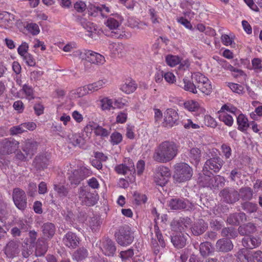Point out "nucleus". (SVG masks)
I'll return each mask as SVG.
<instances>
[{"label": "nucleus", "mask_w": 262, "mask_h": 262, "mask_svg": "<svg viewBox=\"0 0 262 262\" xmlns=\"http://www.w3.org/2000/svg\"><path fill=\"white\" fill-rule=\"evenodd\" d=\"M236 119L238 129L242 132L246 131L250 126V123L246 116L241 113L237 116Z\"/></svg>", "instance_id": "33"}, {"label": "nucleus", "mask_w": 262, "mask_h": 262, "mask_svg": "<svg viewBox=\"0 0 262 262\" xmlns=\"http://www.w3.org/2000/svg\"><path fill=\"white\" fill-rule=\"evenodd\" d=\"M183 125L184 127L187 129H199L200 127L198 124L193 123V122L189 119L183 121Z\"/></svg>", "instance_id": "57"}, {"label": "nucleus", "mask_w": 262, "mask_h": 262, "mask_svg": "<svg viewBox=\"0 0 262 262\" xmlns=\"http://www.w3.org/2000/svg\"><path fill=\"white\" fill-rule=\"evenodd\" d=\"M238 193L241 198L244 201L250 200L253 196V191L250 187H242Z\"/></svg>", "instance_id": "37"}, {"label": "nucleus", "mask_w": 262, "mask_h": 262, "mask_svg": "<svg viewBox=\"0 0 262 262\" xmlns=\"http://www.w3.org/2000/svg\"><path fill=\"white\" fill-rule=\"evenodd\" d=\"M185 108L190 112H195L197 111L200 106L198 102L194 100H188L184 103Z\"/></svg>", "instance_id": "48"}, {"label": "nucleus", "mask_w": 262, "mask_h": 262, "mask_svg": "<svg viewBox=\"0 0 262 262\" xmlns=\"http://www.w3.org/2000/svg\"><path fill=\"white\" fill-rule=\"evenodd\" d=\"M110 138V141L113 145L119 144L122 142L123 139L122 135L117 132H114Z\"/></svg>", "instance_id": "56"}, {"label": "nucleus", "mask_w": 262, "mask_h": 262, "mask_svg": "<svg viewBox=\"0 0 262 262\" xmlns=\"http://www.w3.org/2000/svg\"><path fill=\"white\" fill-rule=\"evenodd\" d=\"M39 143L32 139L25 141L21 145V150H18L15 154L16 159L21 161H26L31 159L36 152Z\"/></svg>", "instance_id": "2"}, {"label": "nucleus", "mask_w": 262, "mask_h": 262, "mask_svg": "<svg viewBox=\"0 0 262 262\" xmlns=\"http://www.w3.org/2000/svg\"><path fill=\"white\" fill-rule=\"evenodd\" d=\"M105 83V81L104 80H99L96 82L85 85L84 86L80 88L78 90L79 92L78 93L81 96L85 95L89 93H92L102 88Z\"/></svg>", "instance_id": "16"}, {"label": "nucleus", "mask_w": 262, "mask_h": 262, "mask_svg": "<svg viewBox=\"0 0 262 262\" xmlns=\"http://www.w3.org/2000/svg\"><path fill=\"white\" fill-rule=\"evenodd\" d=\"M102 252L106 256H113L116 248L114 243L110 239H103L100 246Z\"/></svg>", "instance_id": "19"}, {"label": "nucleus", "mask_w": 262, "mask_h": 262, "mask_svg": "<svg viewBox=\"0 0 262 262\" xmlns=\"http://www.w3.org/2000/svg\"><path fill=\"white\" fill-rule=\"evenodd\" d=\"M79 56L81 60H85L84 64L86 70L89 69V63L100 65L103 64L105 62V58L103 55L91 50L80 51Z\"/></svg>", "instance_id": "3"}, {"label": "nucleus", "mask_w": 262, "mask_h": 262, "mask_svg": "<svg viewBox=\"0 0 262 262\" xmlns=\"http://www.w3.org/2000/svg\"><path fill=\"white\" fill-rule=\"evenodd\" d=\"M223 236H226L228 238H234L237 236V232L233 227H227L223 229L222 232Z\"/></svg>", "instance_id": "42"}, {"label": "nucleus", "mask_w": 262, "mask_h": 262, "mask_svg": "<svg viewBox=\"0 0 262 262\" xmlns=\"http://www.w3.org/2000/svg\"><path fill=\"white\" fill-rule=\"evenodd\" d=\"M192 79L196 84V89L206 95L210 94L212 91V85L209 80L200 73H194Z\"/></svg>", "instance_id": "6"}, {"label": "nucleus", "mask_w": 262, "mask_h": 262, "mask_svg": "<svg viewBox=\"0 0 262 262\" xmlns=\"http://www.w3.org/2000/svg\"><path fill=\"white\" fill-rule=\"evenodd\" d=\"M76 22L80 24L84 29L87 30L89 33L88 35L90 37H93V32L96 31L95 26L94 24L91 21H88V20L80 15H77L76 16Z\"/></svg>", "instance_id": "21"}, {"label": "nucleus", "mask_w": 262, "mask_h": 262, "mask_svg": "<svg viewBox=\"0 0 262 262\" xmlns=\"http://www.w3.org/2000/svg\"><path fill=\"white\" fill-rule=\"evenodd\" d=\"M134 254L133 249H129L126 251H122L120 253V257L122 260L128 259L133 256Z\"/></svg>", "instance_id": "63"}, {"label": "nucleus", "mask_w": 262, "mask_h": 262, "mask_svg": "<svg viewBox=\"0 0 262 262\" xmlns=\"http://www.w3.org/2000/svg\"><path fill=\"white\" fill-rule=\"evenodd\" d=\"M242 207L245 211L249 213L255 212L257 210V204L249 202L243 203Z\"/></svg>", "instance_id": "49"}, {"label": "nucleus", "mask_w": 262, "mask_h": 262, "mask_svg": "<svg viewBox=\"0 0 262 262\" xmlns=\"http://www.w3.org/2000/svg\"><path fill=\"white\" fill-rule=\"evenodd\" d=\"M251 260L252 262H262V251L257 250L251 251Z\"/></svg>", "instance_id": "61"}, {"label": "nucleus", "mask_w": 262, "mask_h": 262, "mask_svg": "<svg viewBox=\"0 0 262 262\" xmlns=\"http://www.w3.org/2000/svg\"><path fill=\"white\" fill-rule=\"evenodd\" d=\"M69 181L72 185H77L80 183L82 181L80 176L79 174L78 171L75 170L69 176Z\"/></svg>", "instance_id": "52"}, {"label": "nucleus", "mask_w": 262, "mask_h": 262, "mask_svg": "<svg viewBox=\"0 0 262 262\" xmlns=\"http://www.w3.org/2000/svg\"><path fill=\"white\" fill-rule=\"evenodd\" d=\"M25 132H26V130L23 123L18 125L13 126L10 129V134L12 135L20 134Z\"/></svg>", "instance_id": "58"}, {"label": "nucleus", "mask_w": 262, "mask_h": 262, "mask_svg": "<svg viewBox=\"0 0 262 262\" xmlns=\"http://www.w3.org/2000/svg\"><path fill=\"white\" fill-rule=\"evenodd\" d=\"M94 133L97 136H99L102 137H107L110 134V130L103 128L99 125L96 126L94 127Z\"/></svg>", "instance_id": "54"}, {"label": "nucleus", "mask_w": 262, "mask_h": 262, "mask_svg": "<svg viewBox=\"0 0 262 262\" xmlns=\"http://www.w3.org/2000/svg\"><path fill=\"white\" fill-rule=\"evenodd\" d=\"M246 215L244 212L235 213L230 214L227 218V222L231 225H238L240 223L246 221Z\"/></svg>", "instance_id": "26"}, {"label": "nucleus", "mask_w": 262, "mask_h": 262, "mask_svg": "<svg viewBox=\"0 0 262 262\" xmlns=\"http://www.w3.org/2000/svg\"><path fill=\"white\" fill-rule=\"evenodd\" d=\"M115 171L118 174L126 175L134 174L136 170L134 164L128 162L127 164L122 163L117 165L115 167Z\"/></svg>", "instance_id": "20"}, {"label": "nucleus", "mask_w": 262, "mask_h": 262, "mask_svg": "<svg viewBox=\"0 0 262 262\" xmlns=\"http://www.w3.org/2000/svg\"><path fill=\"white\" fill-rule=\"evenodd\" d=\"M14 16L7 12L0 13V27L4 29H8L12 26Z\"/></svg>", "instance_id": "22"}, {"label": "nucleus", "mask_w": 262, "mask_h": 262, "mask_svg": "<svg viewBox=\"0 0 262 262\" xmlns=\"http://www.w3.org/2000/svg\"><path fill=\"white\" fill-rule=\"evenodd\" d=\"M228 86L234 93L239 95H243L244 93V89L243 85L232 82H229L227 84Z\"/></svg>", "instance_id": "50"}, {"label": "nucleus", "mask_w": 262, "mask_h": 262, "mask_svg": "<svg viewBox=\"0 0 262 262\" xmlns=\"http://www.w3.org/2000/svg\"><path fill=\"white\" fill-rule=\"evenodd\" d=\"M101 107L102 110H110L111 108H115L113 106V101L107 97H105L100 100Z\"/></svg>", "instance_id": "46"}, {"label": "nucleus", "mask_w": 262, "mask_h": 262, "mask_svg": "<svg viewBox=\"0 0 262 262\" xmlns=\"http://www.w3.org/2000/svg\"><path fill=\"white\" fill-rule=\"evenodd\" d=\"M26 28L33 35H36L40 32L39 26L36 23H28Z\"/></svg>", "instance_id": "53"}, {"label": "nucleus", "mask_w": 262, "mask_h": 262, "mask_svg": "<svg viewBox=\"0 0 262 262\" xmlns=\"http://www.w3.org/2000/svg\"><path fill=\"white\" fill-rule=\"evenodd\" d=\"M168 206L172 210L188 209L190 207V203L187 200L174 198L168 202Z\"/></svg>", "instance_id": "17"}, {"label": "nucleus", "mask_w": 262, "mask_h": 262, "mask_svg": "<svg viewBox=\"0 0 262 262\" xmlns=\"http://www.w3.org/2000/svg\"><path fill=\"white\" fill-rule=\"evenodd\" d=\"M224 161L219 157L211 158L207 160L204 165L203 171L212 174L210 170L218 172L224 164Z\"/></svg>", "instance_id": "9"}, {"label": "nucleus", "mask_w": 262, "mask_h": 262, "mask_svg": "<svg viewBox=\"0 0 262 262\" xmlns=\"http://www.w3.org/2000/svg\"><path fill=\"white\" fill-rule=\"evenodd\" d=\"M179 115L176 110L169 108L167 109L164 114L163 125L167 127H172L178 124Z\"/></svg>", "instance_id": "15"}, {"label": "nucleus", "mask_w": 262, "mask_h": 262, "mask_svg": "<svg viewBox=\"0 0 262 262\" xmlns=\"http://www.w3.org/2000/svg\"><path fill=\"white\" fill-rule=\"evenodd\" d=\"M208 225L202 220H199L195 222L192 226L191 229L194 235H199L203 234L207 229Z\"/></svg>", "instance_id": "25"}, {"label": "nucleus", "mask_w": 262, "mask_h": 262, "mask_svg": "<svg viewBox=\"0 0 262 262\" xmlns=\"http://www.w3.org/2000/svg\"><path fill=\"white\" fill-rule=\"evenodd\" d=\"M251 251L243 248L238 250L235 254L237 262H252Z\"/></svg>", "instance_id": "28"}, {"label": "nucleus", "mask_w": 262, "mask_h": 262, "mask_svg": "<svg viewBox=\"0 0 262 262\" xmlns=\"http://www.w3.org/2000/svg\"><path fill=\"white\" fill-rule=\"evenodd\" d=\"M116 241L122 246H126L133 241L134 236L127 226H122L119 228L117 232L115 233Z\"/></svg>", "instance_id": "7"}, {"label": "nucleus", "mask_w": 262, "mask_h": 262, "mask_svg": "<svg viewBox=\"0 0 262 262\" xmlns=\"http://www.w3.org/2000/svg\"><path fill=\"white\" fill-rule=\"evenodd\" d=\"M19 252V245L14 241H10L5 247V254L8 257L10 258L17 256Z\"/></svg>", "instance_id": "23"}, {"label": "nucleus", "mask_w": 262, "mask_h": 262, "mask_svg": "<svg viewBox=\"0 0 262 262\" xmlns=\"http://www.w3.org/2000/svg\"><path fill=\"white\" fill-rule=\"evenodd\" d=\"M203 174L201 175L199 178V182L201 186L205 187H209L210 186V181L211 175L210 173H206L204 171Z\"/></svg>", "instance_id": "38"}, {"label": "nucleus", "mask_w": 262, "mask_h": 262, "mask_svg": "<svg viewBox=\"0 0 262 262\" xmlns=\"http://www.w3.org/2000/svg\"><path fill=\"white\" fill-rule=\"evenodd\" d=\"M260 243V239L253 236H247L243 238L242 240L243 245L247 249H252L258 247Z\"/></svg>", "instance_id": "29"}, {"label": "nucleus", "mask_w": 262, "mask_h": 262, "mask_svg": "<svg viewBox=\"0 0 262 262\" xmlns=\"http://www.w3.org/2000/svg\"><path fill=\"white\" fill-rule=\"evenodd\" d=\"M121 17L119 15H115L114 17H108L105 22V25L110 29L111 36L115 38H120L122 35L118 31V28L121 23Z\"/></svg>", "instance_id": "12"}, {"label": "nucleus", "mask_w": 262, "mask_h": 262, "mask_svg": "<svg viewBox=\"0 0 262 262\" xmlns=\"http://www.w3.org/2000/svg\"><path fill=\"white\" fill-rule=\"evenodd\" d=\"M170 177L169 168L164 166H159L156 168L154 174V182L160 186H164Z\"/></svg>", "instance_id": "8"}, {"label": "nucleus", "mask_w": 262, "mask_h": 262, "mask_svg": "<svg viewBox=\"0 0 262 262\" xmlns=\"http://www.w3.org/2000/svg\"><path fill=\"white\" fill-rule=\"evenodd\" d=\"M220 195L224 201L229 204H233L239 200V194L237 191L232 188H226L220 192Z\"/></svg>", "instance_id": "14"}, {"label": "nucleus", "mask_w": 262, "mask_h": 262, "mask_svg": "<svg viewBox=\"0 0 262 262\" xmlns=\"http://www.w3.org/2000/svg\"><path fill=\"white\" fill-rule=\"evenodd\" d=\"M219 119L221 121L223 122L226 125L231 126L233 123V117L227 113H217Z\"/></svg>", "instance_id": "40"}, {"label": "nucleus", "mask_w": 262, "mask_h": 262, "mask_svg": "<svg viewBox=\"0 0 262 262\" xmlns=\"http://www.w3.org/2000/svg\"><path fill=\"white\" fill-rule=\"evenodd\" d=\"M79 241V238L75 233L72 232H68L66 233L62 239L64 245L71 249H74L77 247Z\"/></svg>", "instance_id": "18"}, {"label": "nucleus", "mask_w": 262, "mask_h": 262, "mask_svg": "<svg viewBox=\"0 0 262 262\" xmlns=\"http://www.w3.org/2000/svg\"><path fill=\"white\" fill-rule=\"evenodd\" d=\"M255 231L256 227L254 224L251 223L241 226L238 228V232L242 235H249L253 233Z\"/></svg>", "instance_id": "35"}, {"label": "nucleus", "mask_w": 262, "mask_h": 262, "mask_svg": "<svg viewBox=\"0 0 262 262\" xmlns=\"http://www.w3.org/2000/svg\"><path fill=\"white\" fill-rule=\"evenodd\" d=\"M167 64L171 67H174L180 62V58L177 56L168 55L165 58Z\"/></svg>", "instance_id": "51"}, {"label": "nucleus", "mask_w": 262, "mask_h": 262, "mask_svg": "<svg viewBox=\"0 0 262 262\" xmlns=\"http://www.w3.org/2000/svg\"><path fill=\"white\" fill-rule=\"evenodd\" d=\"M191 220L188 217L180 218L178 221V229L180 232L185 231V228H187L190 225Z\"/></svg>", "instance_id": "39"}, {"label": "nucleus", "mask_w": 262, "mask_h": 262, "mask_svg": "<svg viewBox=\"0 0 262 262\" xmlns=\"http://www.w3.org/2000/svg\"><path fill=\"white\" fill-rule=\"evenodd\" d=\"M23 60L30 67H34L36 65L35 59L33 56L29 53L22 56Z\"/></svg>", "instance_id": "59"}, {"label": "nucleus", "mask_w": 262, "mask_h": 262, "mask_svg": "<svg viewBox=\"0 0 262 262\" xmlns=\"http://www.w3.org/2000/svg\"><path fill=\"white\" fill-rule=\"evenodd\" d=\"M22 91L25 93L26 98L29 100L34 98V93L32 87L25 84L23 86Z\"/></svg>", "instance_id": "43"}, {"label": "nucleus", "mask_w": 262, "mask_h": 262, "mask_svg": "<svg viewBox=\"0 0 262 262\" xmlns=\"http://www.w3.org/2000/svg\"><path fill=\"white\" fill-rule=\"evenodd\" d=\"M179 85L185 91H189L193 94H196L198 93L196 90V84L195 85L193 82H191L186 78H184L183 79V82Z\"/></svg>", "instance_id": "36"}, {"label": "nucleus", "mask_w": 262, "mask_h": 262, "mask_svg": "<svg viewBox=\"0 0 262 262\" xmlns=\"http://www.w3.org/2000/svg\"><path fill=\"white\" fill-rule=\"evenodd\" d=\"M211 245L208 242L202 243L200 245V251L203 256L209 255L211 252Z\"/></svg>", "instance_id": "47"}, {"label": "nucleus", "mask_w": 262, "mask_h": 262, "mask_svg": "<svg viewBox=\"0 0 262 262\" xmlns=\"http://www.w3.org/2000/svg\"><path fill=\"white\" fill-rule=\"evenodd\" d=\"M133 197L137 205L145 203L147 200V196L145 194L140 193L137 191L134 192Z\"/></svg>", "instance_id": "55"}, {"label": "nucleus", "mask_w": 262, "mask_h": 262, "mask_svg": "<svg viewBox=\"0 0 262 262\" xmlns=\"http://www.w3.org/2000/svg\"><path fill=\"white\" fill-rule=\"evenodd\" d=\"M88 255V250L84 248L78 249L74 254V257L77 261L82 260L87 257Z\"/></svg>", "instance_id": "44"}, {"label": "nucleus", "mask_w": 262, "mask_h": 262, "mask_svg": "<svg viewBox=\"0 0 262 262\" xmlns=\"http://www.w3.org/2000/svg\"><path fill=\"white\" fill-rule=\"evenodd\" d=\"M225 179L223 177L220 175L213 176L211 175L210 181V189H215L216 188L222 187L225 184Z\"/></svg>", "instance_id": "34"}, {"label": "nucleus", "mask_w": 262, "mask_h": 262, "mask_svg": "<svg viewBox=\"0 0 262 262\" xmlns=\"http://www.w3.org/2000/svg\"><path fill=\"white\" fill-rule=\"evenodd\" d=\"M171 242L176 248L180 249L185 246L186 238L182 233H179L172 236Z\"/></svg>", "instance_id": "32"}, {"label": "nucleus", "mask_w": 262, "mask_h": 262, "mask_svg": "<svg viewBox=\"0 0 262 262\" xmlns=\"http://www.w3.org/2000/svg\"><path fill=\"white\" fill-rule=\"evenodd\" d=\"M42 231L43 236L51 238L55 234L56 228L54 224L47 222L42 226Z\"/></svg>", "instance_id": "31"}, {"label": "nucleus", "mask_w": 262, "mask_h": 262, "mask_svg": "<svg viewBox=\"0 0 262 262\" xmlns=\"http://www.w3.org/2000/svg\"><path fill=\"white\" fill-rule=\"evenodd\" d=\"M13 107L18 113H21L24 111L25 105L21 100H17L13 103Z\"/></svg>", "instance_id": "64"}, {"label": "nucleus", "mask_w": 262, "mask_h": 262, "mask_svg": "<svg viewBox=\"0 0 262 262\" xmlns=\"http://www.w3.org/2000/svg\"><path fill=\"white\" fill-rule=\"evenodd\" d=\"M54 189L57 192L60 197L64 198L68 196L69 193L68 189L62 185H54Z\"/></svg>", "instance_id": "45"}, {"label": "nucleus", "mask_w": 262, "mask_h": 262, "mask_svg": "<svg viewBox=\"0 0 262 262\" xmlns=\"http://www.w3.org/2000/svg\"><path fill=\"white\" fill-rule=\"evenodd\" d=\"M98 14H101V9L100 8V6L91 5L89 7V15L95 17Z\"/></svg>", "instance_id": "62"}, {"label": "nucleus", "mask_w": 262, "mask_h": 262, "mask_svg": "<svg viewBox=\"0 0 262 262\" xmlns=\"http://www.w3.org/2000/svg\"><path fill=\"white\" fill-rule=\"evenodd\" d=\"M174 168L173 178L178 182L181 183L188 181L192 176V169L187 163H177L174 166Z\"/></svg>", "instance_id": "4"}, {"label": "nucleus", "mask_w": 262, "mask_h": 262, "mask_svg": "<svg viewBox=\"0 0 262 262\" xmlns=\"http://www.w3.org/2000/svg\"><path fill=\"white\" fill-rule=\"evenodd\" d=\"M113 103L114 104L115 108L117 107L118 108H122L124 106L127 105L128 101L125 99L118 98L114 99Z\"/></svg>", "instance_id": "60"}, {"label": "nucleus", "mask_w": 262, "mask_h": 262, "mask_svg": "<svg viewBox=\"0 0 262 262\" xmlns=\"http://www.w3.org/2000/svg\"><path fill=\"white\" fill-rule=\"evenodd\" d=\"M109 49L112 54L114 56H119L123 50V46L122 44L118 43H112L109 46Z\"/></svg>", "instance_id": "41"}, {"label": "nucleus", "mask_w": 262, "mask_h": 262, "mask_svg": "<svg viewBox=\"0 0 262 262\" xmlns=\"http://www.w3.org/2000/svg\"><path fill=\"white\" fill-rule=\"evenodd\" d=\"M233 247L232 242L228 239L222 238L216 243L215 248L217 251L227 252L231 251Z\"/></svg>", "instance_id": "24"}, {"label": "nucleus", "mask_w": 262, "mask_h": 262, "mask_svg": "<svg viewBox=\"0 0 262 262\" xmlns=\"http://www.w3.org/2000/svg\"><path fill=\"white\" fill-rule=\"evenodd\" d=\"M201 156V149L197 147H193L190 149L188 158L191 163L196 166L200 161Z\"/></svg>", "instance_id": "27"}, {"label": "nucleus", "mask_w": 262, "mask_h": 262, "mask_svg": "<svg viewBox=\"0 0 262 262\" xmlns=\"http://www.w3.org/2000/svg\"><path fill=\"white\" fill-rule=\"evenodd\" d=\"M19 142L13 139H5L0 143V154L10 155L17 149Z\"/></svg>", "instance_id": "11"}, {"label": "nucleus", "mask_w": 262, "mask_h": 262, "mask_svg": "<svg viewBox=\"0 0 262 262\" xmlns=\"http://www.w3.org/2000/svg\"><path fill=\"white\" fill-rule=\"evenodd\" d=\"M137 85L132 79H126L121 85L120 90L126 94H130L137 89Z\"/></svg>", "instance_id": "30"}, {"label": "nucleus", "mask_w": 262, "mask_h": 262, "mask_svg": "<svg viewBox=\"0 0 262 262\" xmlns=\"http://www.w3.org/2000/svg\"><path fill=\"white\" fill-rule=\"evenodd\" d=\"M12 198L16 207L19 210H25L27 206V196L25 192L19 188H15L13 190Z\"/></svg>", "instance_id": "10"}, {"label": "nucleus", "mask_w": 262, "mask_h": 262, "mask_svg": "<svg viewBox=\"0 0 262 262\" xmlns=\"http://www.w3.org/2000/svg\"><path fill=\"white\" fill-rule=\"evenodd\" d=\"M179 145L174 141L166 140L155 148L152 158L158 163H166L174 159L179 151Z\"/></svg>", "instance_id": "1"}, {"label": "nucleus", "mask_w": 262, "mask_h": 262, "mask_svg": "<svg viewBox=\"0 0 262 262\" xmlns=\"http://www.w3.org/2000/svg\"><path fill=\"white\" fill-rule=\"evenodd\" d=\"M52 163L51 155L49 153H42L38 155L33 161V165L37 170L47 168Z\"/></svg>", "instance_id": "13"}, {"label": "nucleus", "mask_w": 262, "mask_h": 262, "mask_svg": "<svg viewBox=\"0 0 262 262\" xmlns=\"http://www.w3.org/2000/svg\"><path fill=\"white\" fill-rule=\"evenodd\" d=\"M77 196L81 204L88 206H94L98 201L97 195L91 192L89 188L85 186L78 188Z\"/></svg>", "instance_id": "5"}]
</instances>
